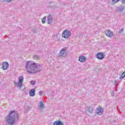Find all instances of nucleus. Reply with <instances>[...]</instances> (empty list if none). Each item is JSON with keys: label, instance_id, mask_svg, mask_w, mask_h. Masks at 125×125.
Returning a JSON list of instances; mask_svg holds the SVG:
<instances>
[{"label": "nucleus", "instance_id": "1", "mask_svg": "<svg viewBox=\"0 0 125 125\" xmlns=\"http://www.w3.org/2000/svg\"><path fill=\"white\" fill-rule=\"evenodd\" d=\"M25 69L27 73L35 74L42 70V65L27 62L26 64Z\"/></svg>", "mask_w": 125, "mask_h": 125}, {"label": "nucleus", "instance_id": "2", "mask_svg": "<svg viewBox=\"0 0 125 125\" xmlns=\"http://www.w3.org/2000/svg\"><path fill=\"white\" fill-rule=\"evenodd\" d=\"M19 120V115L15 111L10 112L5 119L6 125H13Z\"/></svg>", "mask_w": 125, "mask_h": 125}, {"label": "nucleus", "instance_id": "3", "mask_svg": "<svg viewBox=\"0 0 125 125\" xmlns=\"http://www.w3.org/2000/svg\"><path fill=\"white\" fill-rule=\"evenodd\" d=\"M23 81H24V77L21 76L20 77L19 82L17 83L16 81H14V83L15 85H17L18 88H21L23 86Z\"/></svg>", "mask_w": 125, "mask_h": 125}, {"label": "nucleus", "instance_id": "4", "mask_svg": "<svg viewBox=\"0 0 125 125\" xmlns=\"http://www.w3.org/2000/svg\"><path fill=\"white\" fill-rule=\"evenodd\" d=\"M62 37H63L64 39H69V37H71V31L68 30H65L62 34Z\"/></svg>", "mask_w": 125, "mask_h": 125}, {"label": "nucleus", "instance_id": "5", "mask_svg": "<svg viewBox=\"0 0 125 125\" xmlns=\"http://www.w3.org/2000/svg\"><path fill=\"white\" fill-rule=\"evenodd\" d=\"M66 50H67L66 47H63L62 49L59 54V57H65V56H67V52H66Z\"/></svg>", "mask_w": 125, "mask_h": 125}, {"label": "nucleus", "instance_id": "6", "mask_svg": "<svg viewBox=\"0 0 125 125\" xmlns=\"http://www.w3.org/2000/svg\"><path fill=\"white\" fill-rule=\"evenodd\" d=\"M94 108H95V105L93 104L89 105L86 108V111L89 112L90 114H92L93 113V111L94 110Z\"/></svg>", "mask_w": 125, "mask_h": 125}, {"label": "nucleus", "instance_id": "7", "mask_svg": "<svg viewBox=\"0 0 125 125\" xmlns=\"http://www.w3.org/2000/svg\"><path fill=\"white\" fill-rule=\"evenodd\" d=\"M96 58L99 60H102L104 59V55L102 52L99 53L96 55Z\"/></svg>", "mask_w": 125, "mask_h": 125}, {"label": "nucleus", "instance_id": "8", "mask_svg": "<svg viewBox=\"0 0 125 125\" xmlns=\"http://www.w3.org/2000/svg\"><path fill=\"white\" fill-rule=\"evenodd\" d=\"M105 35L108 38H113V33L110 30H107L105 31Z\"/></svg>", "mask_w": 125, "mask_h": 125}, {"label": "nucleus", "instance_id": "9", "mask_svg": "<svg viewBox=\"0 0 125 125\" xmlns=\"http://www.w3.org/2000/svg\"><path fill=\"white\" fill-rule=\"evenodd\" d=\"M8 66H9V64H8L7 62H3L2 63V69L4 70V71H5L8 69Z\"/></svg>", "mask_w": 125, "mask_h": 125}, {"label": "nucleus", "instance_id": "10", "mask_svg": "<svg viewBox=\"0 0 125 125\" xmlns=\"http://www.w3.org/2000/svg\"><path fill=\"white\" fill-rule=\"evenodd\" d=\"M103 109H102L101 107H98L96 109V112L97 115H99L100 116V115H102L103 114Z\"/></svg>", "mask_w": 125, "mask_h": 125}, {"label": "nucleus", "instance_id": "11", "mask_svg": "<svg viewBox=\"0 0 125 125\" xmlns=\"http://www.w3.org/2000/svg\"><path fill=\"white\" fill-rule=\"evenodd\" d=\"M53 21V18H52V16L51 15H49L47 17L48 24H52Z\"/></svg>", "mask_w": 125, "mask_h": 125}, {"label": "nucleus", "instance_id": "12", "mask_svg": "<svg viewBox=\"0 0 125 125\" xmlns=\"http://www.w3.org/2000/svg\"><path fill=\"white\" fill-rule=\"evenodd\" d=\"M45 107H44V104H43V102H40L39 105V110L42 111L43 109H44Z\"/></svg>", "mask_w": 125, "mask_h": 125}, {"label": "nucleus", "instance_id": "13", "mask_svg": "<svg viewBox=\"0 0 125 125\" xmlns=\"http://www.w3.org/2000/svg\"><path fill=\"white\" fill-rule=\"evenodd\" d=\"M86 60V58H85V57L84 56H82L79 57V61L80 62H84Z\"/></svg>", "mask_w": 125, "mask_h": 125}, {"label": "nucleus", "instance_id": "14", "mask_svg": "<svg viewBox=\"0 0 125 125\" xmlns=\"http://www.w3.org/2000/svg\"><path fill=\"white\" fill-rule=\"evenodd\" d=\"M53 125H63L62 121L58 120L54 122Z\"/></svg>", "mask_w": 125, "mask_h": 125}, {"label": "nucleus", "instance_id": "15", "mask_svg": "<svg viewBox=\"0 0 125 125\" xmlns=\"http://www.w3.org/2000/svg\"><path fill=\"white\" fill-rule=\"evenodd\" d=\"M35 89H31L29 91L30 96L33 97L35 96Z\"/></svg>", "mask_w": 125, "mask_h": 125}, {"label": "nucleus", "instance_id": "16", "mask_svg": "<svg viewBox=\"0 0 125 125\" xmlns=\"http://www.w3.org/2000/svg\"><path fill=\"white\" fill-rule=\"evenodd\" d=\"M46 21V17H44L42 19V24H44Z\"/></svg>", "mask_w": 125, "mask_h": 125}, {"label": "nucleus", "instance_id": "17", "mask_svg": "<svg viewBox=\"0 0 125 125\" xmlns=\"http://www.w3.org/2000/svg\"><path fill=\"white\" fill-rule=\"evenodd\" d=\"M125 77V71L122 74L121 76H120V79H124Z\"/></svg>", "mask_w": 125, "mask_h": 125}, {"label": "nucleus", "instance_id": "18", "mask_svg": "<svg viewBox=\"0 0 125 125\" xmlns=\"http://www.w3.org/2000/svg\"><path fill=\"white\" fill-rule=\"evenodd\" d=\"M119 10H120V11L121 12H123V11H124V10H125V7H121L119 8Z\"/></svg>", "mask_w": 125, "mask_h": 125}, {"label": "nucleus", "instance_id": "19", "mask_svg": "<svg viewBox=\"0 0 125 125\" xmlns=\"http://www.w3.org/2000/svg\"><path fill=\"white\" fill-rule=\"evenodd\" d=\"M33 58L35 59V60H37V59H40V56L38 55H34Z\"/></svg>", "mask_w": 125, "mask_h": 125}, {"label": "nucleus", "instance_id": "20", "mask_svg": "<svg viewBox=\"0 0 125 125\" xmlns=\"http://www.w3.org/2000/svg\"><path fill=\"white\" fill-rule=\"evenodd\" d=\"M13 0H3V1H6V2L8 3V2H11Z\"/></svg>", "mask_w": 125, "mask_h": 125}, {"label": "nucleus", "instance_id": "21", "mask_svg": "<svg viewBox=\"0 0 125 125\" xmlns=\"http://www.w3.org/2000/svg\"><path fill=\"white\" fill-rule=\"evenodd\" d=\"M112 0L113 2H114V3H116V2L120 1V0Z\"/></svg>", "mask_w": 125, "mask_h": 125}, {"label": "nucleus", "instance_id": "22", "mask_svg": "<svg viewBox=\"0 0 125 125\" xmlns=\"http://www.w3.org/2000/svg\"><path fill=\"white\" fill-rule=\"evenodd\" d=\"M30 83H31V84H32V85H35V84H36V83L34 81H31Z\"/></svg>", "mask_w": 125, "mask_h": 125}, {"label": "nucleus", "instance_id": "23", "mask_svg": "<svg viewBox=\"0 0 125 125\" xmlns=\"http://www.w3.org/2000/svg\"><path fill=\"white\" fill-rule=\"evenodd\" d=\"M111 95L112 97H114V96H115V91L114 90L112 91Z\"/></svg>", "mask_w": 125, "mask_h": 125}, {"label": "nucleus", "instance_id": "24", "mask_svg": "<svg viewBox=\"0 0 125 125\" xmlns=\"http://www.w3.org/2000/svg\"><path fill=\"white\" fill-rule=\"evenodd\" d=\"M123 32H124V29L122 28L121 29H120L119 31V34H121V33H123Z\"/></svg>", "mask_w": 125, "mask_h": 125}, {"label": "nucleus", "instance_id": "25", "mask_svg": "<svg viewBox=\"0 0 125 125\" xmlns=\"http://www.w3.org/2000/svg\"><path fill=\"white\" fill-rule=\"evenodd\" d=\"M122 3L125 4V0H122Z\"/></svg>", "mask_w": 125, "mask_h": 125}, {"label": "nucleus", "instance_id": "26", "mask_svg": "<svg viewBox=\"0 0 125 125\" xmlns=\"http://www.w3.org/2000/svg\"><path fill=\"white\" fill-rule=\"evenodd\" d=\"M39 95H42V91H41L40 92H39Z\"/></svg>", "mask_w": 125, "mask_h": 125}, {"label": "nucleus", "instance_id": "27", "mask_svg": "<svg viewBox=\"0 0 125 125\" xmlns=\"http://www.w3.org/2000/svg\"><path fill=\"white\" fill-rule=\"evenodd\" d=\"M115 85H117V80L115 81Z\"/></svg>", "mask_w": 125, "mask_h": 125}]
</instances>
